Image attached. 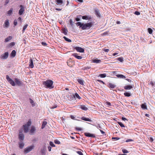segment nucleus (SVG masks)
Wrapping results in <instances>:
<instances>
[{"label":"nucleus","instance_id":"nucleus-57","mask_svg":"<svg viewBox=\"0 0 155 155\" xmlns=\"http://www.w3.org/2000/svg\"><path fill=\"white\" fill-rule=\"evenodd\" d=\"M70 24L71 25H73V22L72 19L70 20Z\"/></svg>","mask_w":155,"mask_h":155},{"label":"nucleus","instance_id":"nucleus-12","mask_svg":"<svg viewBox=\"0 0 155 155\" xmlns=\"http://www.w3.org/2000/svg\"><path fill=\"white\" fill-rule=\"evenodd\" d=\"M29 68H33L34 67L33 61L31 59H30L29 60Z\"/></svg>","mask_w":155,"mask_h":155},{"label":"nucleus","instance_id":"nucleus-64","mask_svg":"<svg viewBox=\"0 0 155 155\" xmlns=\"http://www.w3.org/2000/svg\"><path fill=\"white\" fill-rule=\"evenodd\" d=\"M70 117L71 119L73 120L74 119L75 117L74 116L71 115V116Z\"/></svg>","mask_w":155,"mask_h":155},{"label":"nucleus","instance_id":"nucleus-23","mask_svg":"<svg viewBox=\"0 0 155 155\" xmlns=\"http://www.w3.org/2000/svg\"><path fill=\"white\" fill-rule=\"evenodd\" d=\"M132 88V86L130 85H126L124 87V88L125 90H130Z\"/></svg>","mask_w":155,"mask_h":155},{"label":"nucleus","instance_id":"nucleus-43","mask_svg":"<svg viewBox=\"0 0 155 155\" xmlns=\"http://www.w3.org/2000/svg\"><path fill=\"white\" fill-rule=\"evenodd\" d=\"M148 31L149 33L150 34H151L152 33L153 31L151 28H148Z\"/></svg>","mask_w":155,"mask_h":155},{"label":"nucleus","instance_id":"nucleus-47","mask_svg":"<svg viewBox=\"0 0 155 155\" xmlns=\"http://www.w3.org/2000/svg\"><path fill=\"white\" fill-rule=\"evenodd\" d=\"M50 145L52 147H55V145L53 143L52 141H50L49 142Z\"/></svg>","mask_w":155,"mask_h":155},{"label":"nucleus","instance_id":"nucleus-21","mask_svg":"<svg viewBox=\"0 0 155 155\" xmlns=\"http://www.w3.org/2000/svg\"><path fill=\"white\" fill-rule=\"evenodd\" d=\"M18 144L19 145V148L20 149H22L25 145L24 143L23 142H19L18 143Z\"/></svg>","mask_w":155,"mask_h":155},{"label":"nucleus","instance_id":"nucleus-46","mask_svg":"<svg viewBox=\"0 0 155 155\" xmlns=\"http://www.w3.org/2000/svg\"><path fill=\"white\" fill-rule=\"evenodd\" d=\"M118 124L120 125V127H125V126L124 125V124L121 122H118Z\"/></svg>","mask_w":155,"mask_h":155},{"label":"nucleus","instance_id":"nucleus-63","mask_svg":"<svg viewBox=\"0 0 155 155\" xmlns=\"http://www.w3.org/2000/svg\"><path fill=\"white\" fill-rule=\"evenodd\" d=\"M122 120L124 121L127 120V118L124 117H122Z\"/></svg>","mask_w":155,"mask_h":155},{"label":"nucleus","instance_id":"nucleus-41","mask_svg":"<svg viewBox=\"0 0 155 155\" xmlns=\"http://www.w3.org/2000/svg\"><path fill=\"white\" fill-rule=\"evenodd\" d=\"M124 94L126 97H130L131 95L130 94L129 92H125Z\"/></svg>","mask_w":155,"mask_h":155},{"label":"nucleus","instance_id":"nucleus-5","mask_svg":"<svg viewBox=\"0 0 155 155\" xmlns=\"http://www.w3.org/2000/svg\"><path fill=\"white\" fill-rule=\"evenodd\" d=\"M18 137L20 140L21 141H22L24 139V135L22 133V130H19Z\"/></svg>","mask_w":155,"mask_h":155},{"label":"nucleus","instance_id":"nucleus-20","mask_svg":"<svg viewBox=\"0 0 155 155\" xmlns=\"http://www.w3.org/2000/svg\"><path fill=\"white\" fill-rule=\"evenodd\" d=\"M116 86V85L113 84L111 83H109L108 87L111 89L114 88Z\"/></svg>","mask_w":155,"mask_h":155},{"label":"nucleus","instance_id":"nucleus-35","mask_svg":"<svg viewBox=\"0 0 155 155\" xmlns=\"http://www.w3.org/2000/svg\"><path fill=\"white\" fill-rule=\"evenodd\" d=\"M68 32V30L67 29L64 28L63 29V33L65 35H67V32Z\"/></svg>","mask_w":155,"mask_h":155},{"label":"nucleus","instance_id":"nucleus-1","mask_svg":"<svg viewBox=\"0 0 155 155\" xmlns=\"http://www.w3.org/2000/svg\"><path fill=\"white\" fill-rule=\"evenodd\" d=\"M53 84V81L51 80H47L46 81L43 82V84L47 88H53L54 87L52 86Z\"/></svg>","mask_w":155,"mask_h":155},{"label":"nucleus","instance_id":"nucleus-32","mask_svg":"<svg viewBox=\"0 0 155 155\" xmlns=\"http://www.w3.org/2000/svg\"><path fill=\"white\" fill-rule=\"evenodd\" d=\"M47 124V122L46 121H43L42 124L41 128L42 129L44 128L45 127V126Z\"/></svg>","mask_w":155,"mask_h":155},{"label":"nucleus","instance_id":"nucleus-29","mask_svg":"<svg viewBox=\"0 0 155 155\" xmlns=\"http://www.w3.org/2000/svg\"><path fill=\"white\" fill-rule=\"evenodd\" d=\"M116 76L118 78H125V77L122 74H117Z\"/></svg>","mask_w":155,"mask_h":155},{"label":"nucleus","instance_id":"nucleus-51","mask_svg":"<svg viewBox=\"0 0 155 155\" xmlns=\"http://www.w3.org/2000/svg\"><path fill=\"white\" fill-rule=\"evenodd\" d=\"M76 152L79 155H83L81 151H77Z\"/></svg>","mask_w":155,"mask_h":155},{"label":"nucleus","instance_id":"nucleus-26","mask_svg":"<svg viewBox=\"0 0 155 155\" xmlns=\"http://www.w3.org/2000/svg\"><path fill=\"white\" fill-rule=\"evenodd\" d=\"M12 38V36H8L5 39V42H7L8 41H9Z\"/></svg>","mask_w":155,"mask_h":155},{"label":"nucleus","instance_id":"nucleus-25","mask_svg":"<svg viewBox=\"0 0 155 155\" xmlns=\"http://www.w3.org/2000/svg\"><path fill=\"white\" fill-rule=\"evenodd\" d=\"M78 82L81 84L83 85L84 84V81L83 80L79 79L77 80Z\"/></svg>","mask_w":155,"mask_h":155},{"label":"nucleus","instance_id":"nucleus-36","mask_svg":"<svg viewBox=\"0 0 155 155\" xmlns=\"http://www.w3.org/2000/svg\"><path fill=\"white\" fill-rule=\"evenodd\" d=\"M30 102L32 106H34L35 105L33 101L31 98L29 99Z\"/></svg>","mask_w":155,"mask_h":155},{"label":"nucleus","instance_id":"nucleus-3","mask_svg":"<svg viewBox=\"0 0 155 155\" xmlns=\"http://www.w3.org/2000/svg\"><path fill=\"white\" fill-rule=\"evenodd\" d=\"M66 97L70 101H71L74 99H76L74 95H72L71 93H69L68 94L66 95Z\"/></svg>","mask_w":155,"mask_h":155},{"label":"nucleus","instance_id":"nucleus-4","mask_svg":"<svg viewBox=\"0 0 155 155\" xmlns=\"http://www.w3.org/2000/svg\"><path fill=\"white\" fill-rule=\"evenodd\" d=\"M6 78L8 81L11 84L12 86H15V82L11 78H10L8 75L6 76Z\"/></svg>","mask_w":155,"mask_h":155},{"label":"nucleus","instance_id":"nucleus-59","mask_svg":"<svg viewBox=\"0 0 155 155\" xmlns=\"http://www.w3.org/2000/svg\"><path fill=\"white\" fill-rule=\"evenodd\" d=\"M9 2V0H6V1L5 2V5L7 4Z\"/></svg>","mask_w":155,"mask_h":155},{"label":"nucleus","instance_id":"nucleus-14","mask_svg":"<svg viewBox=\"0 0 155 155\" xmlns=\"http://www.w3.org/2000/svg\"><path fill=\"white\" fill-rule=\"evenodd\" d=\"M84 135L87 137H95V136L94 134H91L88 133H84Z\"/></svg>","mask_w":155,"mask_h":155},{"label":"nucleus","instance_id":"nucleus-10","mask_svg":"<svg viewBox=\"0 0 155 155\" xmlns=\"http://www.w3.org/2000/svg\"><path fill=\"white\" fill-rule=\"evenodd\" d=\"M9 25V21L8 20H6L5 22V23L3 25V27L4 28H8Z\"/></svg>","mask_w":155,"mask_h":155},{"label":"nucleus","instance_id":"nucleus-28","mask_svg":"<svg viewBox=\"0 0 155 155\" xmlns=\"http://www.w3.org/2000/svg\"><path fill=\"white\" fill-rule=\"evenodd\" d=\"M16 52L15 50H13L12 51L11 53V56L12 57H14L15 56Z\"/></svg>","mask_w":155,"mask_h":155},{"label":"nucleus","instance_id":"nucleus-39","mask_svg":"<svg viewBox=\"0 0 155 155\" xmlns=\"http://www.w3.org/2000/svg\"><path fill=\"white\" fill-rule=\"evenodd\" d=\"M106 76V74H99L98 77H100L101 78H104Z\"/></svg>","mask_w":155,"mask_h":155},{"label":"nucleus","instance_id":"nucleus-2","mask_svg":"<svg viewBox=\"0 0 155 155\" xmlns=\"http://www.w3.org/2000/svg\"><path fill=\"white\" fill-rule=\"evenodd\" d=\"M92 25L93 24L91 22L85 23V24L83 23L81 29L83 30L88 29L92 26Z\"/></svg>","mask_w":155,"mask_h":155},{"label":"nucleus","instance_id":"nucleus-48","mask_svg":"<svg viewBox=\"0 0 155 155\" xmlns=\"http://www.w3.org/2000/svg\"><path fill=\"white\" fill-rule=\"evenodd\" d=\"M74 95L75 97L76 96V97L78 98L79 99H81V97L79 96V95L78 94V93H76Z\"/></svg>","mask_w":155,"mask_h":155},{"label":"nucleus","instance_id":"nucleus-52","mask_svg":"<svg viewBox=\"0 0 155 155\" xmlns=\"http://www.w3.org/2000/svg\"><path fill=\"white\" fill-rule=\"evenodd\" d=\"M90 67H84L83 68H82V69L83 70H86L88 69H90Z\"/></svg>","mask_w":155,"mask_h":155},{"label":"nucleus","instance_id":"nucleus-19","mask_svg":"<svg viewBox=\"0 0 155 155\" xmlns=\"http://www.w3.org/2000/svg\"><path fill=\"white\" fill-rule=\"evenodd\" d=\"M82 18L84 20H90L91 19V17L90 16H84L82 17Z\"/></svg>","mask_w":155,"mask_h":155},{"label":"nucleus","instance_id":"nucleus-53","mask_svg":"<svg viewBox=\"0 0 155 155\" xmlns=\"http://www.w3.org/2000/svg\"><path fill=\"white\" fill-rule=\"evenodd\" d=\"M17 24V20L16 19H15L14 21V24L15 26H16Z\"/></svg>","mask_w":155,"mask_h":155},{"label":"nucleus","instance_id":"nucleus-49","mask_svg":"<svg viewBox=\"0 0 155 155\" xmlns=\"http://www.w3.org/2000/svg\"><path fill=\"white\" fill-rule=\"evenodd\" d=\"M116 71H114L112 72H108V74L110 75L114 74H115Z\"/></svg>","mask_w":155,"mask_h":155},{"label":"nucleus","instance_id":"nucleus-56","mask_svg":"<svg viewBox=\"0 0 155 155\" xmlns=\"http://www.w3.org/2000/svg\"><path fill=\"white\" fill-rule=\"evenodd\" d=\"M17 20L18 21H20L21 23L22 22V19L20 17H19L18 19Z\"/></svg>","mask_w":155,"mask_h":155},{"label":"nucleus","instance_id":"nucleus-50","mask_svg":"<svg viewBox=\"0 0 155 155\" xmlns=\"http://www.w3.org/2000/svg\"><path fill=\"white\" fill-rule=\"evenodd\" d=\"M122 151L124 153H127L128 152L127 150L125 149H123Z\"/></svg>","mask_w":155,"mask_h":155},{"label":"nucleus","instance_id":"nucleus-6","mask_svg":"<svg viewBox=\"0 0 155 155\" xmlns=\"http://www.w3.org/2000/svg\"><path fill=\"white\" fill-rule=\"evenodd\" d=\"M34 147V146L33 145L26 147L24 150V153H28L33 149Z\"/></svg>","mask_w":155,"mask_h":155},{"label":"nucleus","instance_id":"nucleus-55","mask_svg":"<svg viewBox=\"0 0 155 155\" xmlns=\"http://www.w3.org/2000/svg\"><path fill=\"white\" fill-rule=\"evenodd\" d=\"M133 141V140H132V139H128V140H127L126 142H131V141Z\"/></svg>","mask_w":155,"mask_h":155},{"label":"nucleus","instance_id":"nucleus-13","mask_svg":"<svg viewBox=\"0 0 155 155\" xmlns=\"http://www.w3.org/2000/svg\"><path fill=\"white\" fill-rule=\"evenodd\" d=\"M20 7H21V8L19 11L18 14L19 15H22L24 12V9L22 5H21Z\"/></svg>","mask_w":155,"mask_h":155},{"label":"nucleus","instance_id":"nucleus-60","mask_svg":"<svg viewBox=\"0 0 155 155\" xmlns=\"http://www.w3.org/2000/svg\"><path fill=\"white\" fill-rule=\"evenodd\" d=\"M135 14L137 15H140V13L139 12L136 11L135 12Z\"/></svg>","mask_w":155,"mask_h":155},{"label":"nucleus","instance_id":"nucleus-7","mask_svg":"<svg viewBox=\"0 0 155 155\" xmlns=\"http://www.w3.org/2000/svg\"><path fill=\"white\" fill-rule=\"evenodd\" d=\"M8 56V52H5L4 54L1 55L0 58L2 59H7Z\"/></svg>","mask_w":155,"mask_h":155},{"label":"nucleus","instance_id":"nucleus-58","mask_svg":"<svg viewBox=\"0 0 155 155\" xmlns=\"http://www.w3.org/2000/svg\"><path fill=\"white\" fill-rule=\"evenodd\" d=\"M75 129L78 130V131H81V130H82V128H79V127H77L75 128Z\"/></svg>","mask_w":155,"mask_h":155},{"label":"nucleus","instance_id":"nucleus-31","mask_svg":"<svg viewBox=\"0 0 155 155\" xmlns=\"http://www.w3.org/2000/svg\"><path fill=\"white\" fill-rule=\"evenodd\" d=\"M13 11V8H11L7 12V13L8 15H11Z\"/></svg>","mask_w":155,"mask_h":155},{"label":"nucleus","instance_id":"nucleus-22","mask_svg":"<svg viewBox=\"0 0 155 155\" xmlns=\"http://www.w3.org/2000/svg\"><path fill=\"white\" fill-rule=\"evenodd\" d=\"M80 106V108L83 110H86L88 109L84 105H81Z\"/></svg>","mask_w":155,"mask_h":155},{"label":"nucleus","instance_id":"nucleus-17","mask_svg":"<svg viewBox=\"0 0 155 155\" xmlns=\"http://www.w3.org/2000/svg\"><path fill=\"white\" fill-rule=\"evenodd\" d=\"M56 5H61L63 4V0H55Z\"/></svg>","mask_w":155,"mask_h":155},{"label":"nucleus","instance_id":"nucleus-33","mask_svg":"<svg viewBox=\"0 0 155 155\" xmlns=\"http://www.w3.org/2000/svg\"><path fill=\"white\" fill-rule=\"evenodd\" d=\"M101 60L98 59H94L93 60V62L95 63H99L101 61Z\"/></svg>","mask_w":155,"mask_h":155},{"label":"nucleus","instance_id":"nucleus-38","mask_svg":"<svg viewBox=\"0 0 155 155\" xmlns=\"http://www.w3.org/2000/svg\"><path fill=\"white\" fill-rule=\"evenodd\" d=\"M63 38H64L65 40L68 42H71V40L69 39V38H67L65 36H64L63 37Z\"/></svg>","mask_w":155,"mask_h":155},{"label":"nucleus","instance_id":"nucleus-16","mask_svg":"<svg viewBox=\"0 0 155 155\" xmlns=\"http://www.w3.org/2000/svg\"><path fill=\"white\" fill-rule=\"evenodd\" d=\"M67 63L68 65L70 67H72L74 64V62L71 61H68L67 62Z\"/></svg>","mask_w":155,"mask_h":155},{"label":"nucleus","instance_id":"nucleus-40","mask_svg":"<svg viewBox=\"0 0 155 155\" xmlns=\"http://www.w3.org/2000/svg\"><path fill=\"white\" fill-rule=\"evenodd\" d=\"M28 26V24H26L24 26L22 30V32L23 33L24 32L25 30L26 29Z\"/></svg>","mask_w":155,"mask_h":155},{"label":"nucleus","instance_id":"nucleus-44","mask_svg":"<svg viewBox=\"0 0 155 155\" xmlns=\"http://www.w3.org/2000/svg\"><path fill=\"white\" fill-rule=\"evenodd\" d=\"M54 142L55 144H60L61 143L58 140H54Z\"/></svg>","mask_w":155,"mask_h":155},{"label":"nucleus","instance_id":"nucleus-27","mask_svg":"<svg viewBox=\"0 0 155 155\" xmlns=\"http://www.w3.org/2000/svg\"><path fill=\"white\" fill-rule=\"evenodd\" d=\"M81 119L82 120L86 121H91V120L89 119V118H87L84 117H82L81 118Z\"/></svg>","mask_w":155,"mask_h":155},{"label":"nucleus","instance_id":"nucleus-9","mask_svg":"<svg viewBox=\"0 0 155 155\" xmlns=\"http://www.w3.org/2000/svg\"><path fill=\"white\" fill-rule=\"evenodd\" d=\"M36 130L35 127L34 126H32L31 127V129L30 131V134L31 135L33 134L35 132Z\"/></svg>","mask_w":155,"mask_h":155},{"label":"nucleus","instance_id":"nucleus-62","mask_svg":"<svg viewBox=\"0 0 155 155\" xmlns=\"http://www.w3.org/2000/svg\"><path fill=\"white\" fill-rule=\"evenodd\" d=\"M41 44L42 45H44V46H45L46 45H47V44H46V43L45 42H41Z\"/></svg>","mask_w":155,"mask_h":155},{"label":"nucleus","instance_id":"nucleus-30","mask_svg":"<svg viewBox=\"0 0 155 155\" xmlns=\"http://www.w3.org/2000/svg\"><path fill=\"white\" fill-rule=\"evenodd\" d=\"M141 107L143 109H147V108L146 103L142 104L141 105Z\"/></svg>","mask_w":155,"mask_h":155},{"label":"nucleus","instance_id":"nucleus-37","mask_svg":"<svg viewBox=\"0 0 155 155\" xmlns=\"http://www.w3.org/2000/svg\"><path fill=\"white\" fill-rule=\"evenodd\" d=\"M31 124V121L30 120H29L28 121L27 123L25 125L28 127H29Z\"/></svg>","mask_w":155,"mask_h":155},{"label":"nucleus","instance_id":"nucleus-18","mask_svg":"<svg viewBox=\"0 0 155 155\" xmlns=\"http://www.w3.org/2000/svg\"><path fill=\"white\" fill-rule=\"evenodd\" d=\"M15 82L16 84L19 86H20L21 85V83L19 80L17 78H15Z\"/></svg>","mask_w":155,"mask_h":155},{"label":"nucleus","instance_id":"nucleus-11","mask_svg":"<svg viewBox=\"0 0 155 155\" xmlns=\"http://www.w3.org/2000/svg\"><path fill=\"white\" fill-rule=\"evenodd\" d=\"M23 127H24V132L25 133H27L28 132L29 130L28 126L25 125H23Z\"/></svg>","mask_w":155,"mask_h":155},{"label":"nucleus","instance_id":"nucleus-61","mask_svg":"<svg viewBox=\"0 0 155 155\" xmlns=\"http://www.w3.org/2000/svg\"><path fill=\"white\" fill-rule=\"evenodd\" d=\"M48 150L49 151H50L51 150V147L49 146L48 147Z\"/></svg>","mask_w":155,"mask_h":155},{"label":"nucleus","instance_id":"nucleus-54","mask_svg":"<svg viewBox=\"0 0 155 155\" xmlns=\"http://www.w3.org/2000/svg\"><path fill=\"white\" fill-rule=\"evenodd\" d=\"M112 139L113 140H119L120 139V138L119 137H112Z\"/></svg>","mask_w":155,"mask_h":155},{"label":"nucleus","instance_id":"nucleus-34","mask_svg":"<svg viewBox=\"0 0 155 155\" xmlns=\"http://www.w3.org/2000/svg\"><path fill=\"white\" fill-rule=\"evenodd\" d=\"M83 23H82L80 22H78L76 23L77 26H80V27H82Z\"/></svg>","mask_w":155,"mask_h":155},{"label":"nucleus","instance_id":"nucleus-42","mask_svg":"<svg viewBox=\"0 0 155 155\" xmlns=\"http://www.w3.org/2000/svg\"><path fill=\"white\" fill-rule=\"evenodd\" d=\"M118 60L121 62H123L124 61L123 58L122 57H120L119 58H118Z\"/></svg>","mask_w":155,"mask_h":155},{"label":"nucleus","instance_id":"nucleus-24","mask_svg":"<svg viewBox=\"0 0 155 155\" xmlns=\"http://www.w3.org/2000/svg\"><path fill=\"white\" fill-rule=\"evenodd\" d=\"M95 14L97 17H100V14L99 11L97 9H95Z\"/></svg>","mask_w":155,"mask_h":155},{"label":"nucleus","instance_id":"nucleus-45","mask_svg":"<svg viewBox=\"0 0 155 155\" xmlns=\"http://www.w3.org/2000/svg\"><path fill=\"white\" fill-rule=\"evenodd\" d=\"M15 45V43L14 42H12L9 44V47H12L14 46Z\"/></svg>","mask_w":155,"mask_h":155},{"label":"nucleus","instance_id":"nucleus-8","mask_svg":"<svg viewBox=\"0 0 155 155\" xmlns=\"http://www.w3.org/2000/svg\"><path fill=\"white\" fill-rule=\"evenodd\" d=\"M75 48L77 51L79 52L83 53L84 51V49L80 47H76Z\"/></svg>","mask_w":155,"mask_h":155},{"label":"nucleus","instance_id":"nucleus-15","mask_svg":"<svg viewBox=\"0 0 155 155\" xmlns=\"http://www.w3.org/2000/svg\"><path fill=\"white\" fill-rule=\"evenodd\" d=\"M72 55L78 59H81L82 58V57L81 56L78 55V54L77 53L73 54H72Z\"/></svg>","mask_w":155,"mask_h":155}]
</instances>
